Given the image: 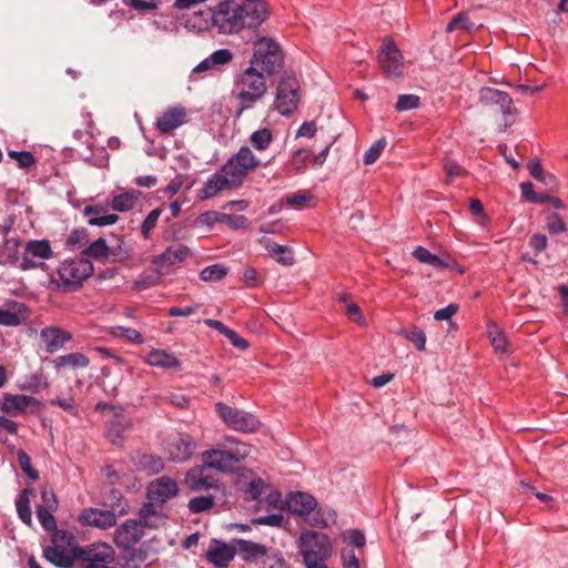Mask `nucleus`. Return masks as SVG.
<instances>
[{
	"label": "nucleus",
	"instance_id": "nucleus-38",
	"mask_svg": "<svg viewBox=\"0 0 568 568\" xmlns=\"http://www.w3.org/2000/svg\"><path fill=\"white\" fill-rule=\"evenodd\" d=\"M256 151H265L273 141V133L268 128L254 131L248 139Z\"/></svg>",
	"mask_w": 568,
	"mask_h": 568
},
{
	"label": "nucleus",
	"instance_id": "nucleus-53",
	"mask_svg": "<svg viewBox=\"0 0 568 568\" xmlns=\"http://www.w3.org/2000/svg\"><path fill=\"white\" fill-rule=\"evenodd\" d=\"M8 155L17 161L19 168L29 169L36 163V158L28 151H9Z\"/></svg>",
	"mask_w": 568,
	"mask_h": 568
},
{
	"label": "nucleus",
	"instance_id": "nucleus-60",
	"mask_svg": "<svg viewBox=\"0 0 568 568\" xmlns=\"http://www.w3.org/2000/svg\"><path fill=\"white\" fill-rule=\"evenodd\" d=\"M311 156V152L306 149H300L294 152L292 156V165L296 171L305 169L306 163Z\"/></svg>",
	"mask_w": 568,
	"mask_h": 568
},
{
	"label": "nucleus",
	"instance_id": "nucleus-50",
	"mask_svg": "<svg viewBox=\"0 0 568 568\" xmlns=\"http://www.w3.org/2000/svg\"><path fill=\"white\" fill-rule=\"evenodd\" d=\"M342 537L347 544L346 547L364 548L366 544L365 535L358 529L346 530Z\"/></svg>",
	"mask_w": 568,
	"mask_h": 568
},
{
	"label": "nucleus",
	"instance_id": "nucleus-15",
	"mask_svg": "<svg viewBox=\"0 0 568 568\" xmlns=\"http://www.w3.org/2000/svg\"><path fill=\"white\" fill-rule=\"evenodd\" d=\"M479 102L485 106L497 105L505 116L515 115L517 113L511 97L507 92L498 89L488 87L481 88L479 91Z\"/></svg>",
	"mask_w": 568,
	"mask_h": 568
},
{
	"label": "nucleus",
	"instance_id": "nucleus-34",
	"mask_svg": "<svg viewBox=\"0 0 568 568\" xmlns=\"http://www.w3.org/2000/svg\"><path fill=\"white\" fill-rule=\"evenodd\" d=\"M54 368L60 369L64 367L71 368H85L90 364V359L87 355L82 353H69L65 355H61L55 357L52 361Z\"/></svg>",
	"mask_w": 568,
	"mask_h": 568
},
{
	"label": "nucleus",
	"instance_id": "nucleus-27",
	"mask_svg": "<svg viewBox=\"0 0 568 568\" xmlns=\"http://www.w3.org/2000/svg\"><path fill=\"white\" fill-rule=\"evenodd\" d=\"M83 215L88 217V223L93 226H106L118 222L116 214L109 213L106 205H87L83 209Z\"/></svg>",
	"mask_w": 568,
	"mask_h": 568
},
{
	"label": "nucleus",
	"instance_id": "nucleus-26",
	"mask_svg": "<svg viewBox=\"0 0 568 568\" xmlns=\"http://www.w3.org/2000/svg\"><path fill=\"white\" fill-rule=\"evenodd\" d=\"M235 552L247 564H257L260 559L267 556V548L257 542L245 539H235Z\"/></svg>",
	"mask_w": 568,
	"mask_h": 568
},
{
	"label": "nucleus",
	"instance_id": "nucleus-2",
	"mask_svg": "<svg viewBox=\"0 0 568 568\" xmlns=\"http://www.w3.org/2000/svg\"><path fill=\"white\" fill-rule=\"evenodd\" d=\"M93 271V264L85 257L64 260L51 276L50 285L63 293L74 292L92 275Z\"/></svg>",
	"mask_w": 568,
	"mask_h": 568
},
{
	"label": "nucleus",
	"instance_id": "nucleus-8",
	"mask_svg": "<svg viewBox=\"0 0 568 568\" xmlns=\"http://www.w3.org/2000/svg\"><path fill=\"white\" fill-rule=\"evenodd\" d=\"M215 412L227 427L236 432L253 433L257 430L261 425L260 420L253 414L222 402L215 404Z\"/></svg>",
	"mask_w": 568,
	"mask_h": 568
},
{
	"label": "nucleus",
	"instance_id": "nucleus-36",
	"mask_svg": "<svg viewBox=\"0 0 568 568\" xmlns=\"http://www.w3.org/2000/svg\"><path fill=\"white\" fill-rule=\"evenodd\" d=\"M34 495L33 489L24 488L16 500V507L19 518L28 526L32 525V511L30 508V497Z\"/></svg>",
	"mask_w": 568,
	"mask_h": 568
},
{
	"label": "nucleus",
	"instance_id": "nucleus-42",
	"mask_svg": "<svg viewBox=\"0 0 568 568\" xmlns=\"http://www.w3.org/2000/svg\"><path fill=\"white\" fill-rule=\"evenodd\" d=\"M82 254L95 260H102L108 257L109 247L106 245L105 240L100 237L92 242L90 245H88L83 250Z\"/></svg>",
	"mask_w": 568,
	"mask_h": 568
},
{
	"label": "nucleus",
	"instance_id": "nucleus-39",
	"mask_svg": "<svg viewBox=\"0 0 568 568\" xmlns=\"http://www.w3.org/2000/svg\"><path fill=\"white\" fill-rule=\"evenodd\" d=\"M400 336L409 341L415 345L417 351H425L426 348V335L425 333L417 326H410L407 328H403L398 333Z\"/></svg>",
	"mask_w": 568,
	"mask_h": 568
},
{
	"label": "nucleus",
	"instance_id": "nucleus-13",
	"mask_svg": "<svg viewBox=\"0 0 568 568\" xmlns=\"http://www.w3.org/2000/svg\"><path fill=\"white\" fill-rule=\"evenodd\" d=\"M195 447V440L191 435L179 433L168 439L165 450L171 460L181 463L193 455Z\"/></svg>",
	"mask_w": 568,
	"mask_h": 568
},
{
	"label": "nucleus",
	"instance_id": "nucleus-12",
	"mask_svg": "<svg viewBox=\"0 0 568 568\" xmlns=\"http://www.w3.org/2000/svg\"><path fill=\"white\" fill-rule=\"evenodd\" d=\"M378 63L387 77L398 78L403 73V55L393 41H385L378 54Z\"/></svg>",
	"mask_w": 568,
	"mask_h": 568
},
{
	"label": "nucleus",
	"instance_id": "nucleus-52",
	"mask_svg": "<svg viewBox=\"0 0 568 568\" xmlns=\"http://www.w3.org/2000/svg\"><path fill=\"white\" fill-rule=\"evenodd\" d=\"M55 510H49L47 508L37 507V516L41 524V526L47 530H55L57 528V521L53 517V513Z\"/></svg>",
	"mask_w": 568,
	"mask_h": 568
},
{
	"label": "nucleus",
	"instance_id": "nucleus-43",
	"mask_svg": "<svg viewBox=\"0 0 568 568\" xmlns=\"http://www.w3.org/2000/svg\"><path fill=\"white\" fill-rule=\"evenodd\" d=\"M227 268L223 264H213L202 270L200 277L204 282H217L224 278Z\"/></svg>",
	"mask_w": 568,
	"mask_h": 568
},
{
	"label": "nucleus",
	"instance_id": "nucleus-28",
	"mask_svg": "<svg viewBox=\"0 0 568 568\" xmlns=\"http://www.w3.org/2000/svg\"><path fill=\"white\" fill-rule=\"evenodd\" d=\"M234 179L225 173L213 174L205 183L202 189L203 197L209 199L215 196L220 191L235 187L241 185L239 182H234Z\"/></svg>",
	"mask_w": 568,
	"mask_h": 568
},
{
	"label": "nucleus",
	"instance_id": "nucleus-46",
	"mask_svg": "<svg viewBox=\"0 0 568 568\" xmlns=\"http://www.w3.org/2000/svg\"><path fill=\"white\" fill-rule=\"evenodd\" d=\"M386 144H387V142H386V139H384V138L375 141L373 143V145L364 154V160H363L364 163L366 165H371V164L375 163L378 160V158L381 156L384 149L386 148Z\"/></svg>",
	"mask_w": 568,
	"mask_h": 568
},
{
	"label": "nucleus",
	"instance_id": "nucleus-54",
	"mask_svg": "<svg viewBox=\"0 0 568 568\" xmlns=\"http://www.w3.org/2000/svg\"><path fill=\"white\" fill-rule=\"evenodd\" d=\"M161 209H154L152 210L148 216L144 219L142 225H141V233L144 239H149L151 232L155 227L159 217L161 216Z\"/></svg>",
	"mask_w": 568,
	"mask_h": 568
},
{
	"label": "nucleus",
	"instance_id": "nucleus-11",
	"mask_svg": "<svg viewBox=\"0 0 568 568\" xmlns=\"http://www.w3.org/2000/svg\"><path fill=\"white\" fill-rule=\"evenodd\" d=\"M261 65L267 73H273L283 62L280 45L270 38H261L254 43V53L251 61Z\"/></svg>",
	"mask_w": 568,
	"mask_h": 568
},
{
	"label": "nucleus",
	"instance_id": "nucleus-56",
	"mask_svg": "<svg viewBox=\"0 0 568 568\" xmlns=\"http://www.w3.org/2000/svg\"><path fill=\"white\" fill-rule=\"evenodd\" d=\"M49 510L58 509V499L52 488L43 486L41 489V504L38 506Z\"/></svg>",
	"mask_w": 568,
	"mask_h": 568
},
{
	"label": "nucleus",
	"instance_id": "nucleus-47",
	"mask_svg": "<svg viewBox=\"0 0 568 568\" xmlns=\"http://www.w3.org/2000/svg\"><path fill=\"white\" fill-rule=\"evenodd\" d=\"M474 27V23L470 21L469 17L465 12H459L453 17V19L448 22L446 27L447 32H453L458 29L469 30Z\"/></svg>",
	"mask_w": 568,
	"mask_h": 568
},
{
	"label": "nucleus",
	"instance_id": "nucleus-37",
	"mask_svg": "<svg viewBox=\"0 0 568 568\" xmlns=\"http://www.w3.org/2000/svg\"><path fill=\"white\" fill-rule=\"evenodd\" d=\"M342 562L344 568H361V566H366L364 548L345 547L342 550Z\"/></svg>",
	"mask_w": 568,
	"mask_h": 568
},
{
	"label": "nucleus",
	"instance_id": "nucleus-45",
	"mask_svg": "<svg viewBox=\"0 0 568 568\" xmlns=\"http://www.w3.org/2000/svg\"><path fill=\"white\" fill-rule=\"evenodd\" d=\"M488 336L490 338L491 345L497 353H506L507 339L505 334L496 326L490 325L488 328Z\"/></svg>",
	"mask_w": 568,
	"mask_h": 568
},
{
	"label": "nucleus",
	"instance_id": "nucleus-21",
	"mask_svg": "<svg viewBox=\"0 0 568 568\" xmlns=\"http://www.w3.org/2000/svg\"><path fill=\"white\" fill-rule=\"evenodd\" d=\"M207 469L209 468L204 463L192 467L185 475L184 484L193 491L205 490L214 487L216 480L206 473Z\"/></svg>",
	"mask_w": 568,
	"mask_h": 568
},
{
	"label": "nucleus",
	"instance_id": "nucleus-63",
	"mask_svg": "<svg viewBox=\"0 0 568 568\" xmlns=\"http://www.w3.org/2000/svg\"><path fill=\"white\" fill-rule=\"evenodd\" d=\"M21 323L20 316L8 310H0V325L18 326Z\"/></svg>",
	"mask_w": 568,
	"mask_h": 568
},
{
	"label": "nucleus",
	"instance_id": "nucleus-14",
	"mask_svg": "<svg viewBox=\"0 0 568 568\" xmlns=\"http://www.w3.org/2000/svg\"><path fill=\"white\" fill-rule=\"evenodd\" d=\"M235 547V539H232L230 542L211 539L205 551V558L215 567H227L236 555Z\"/></svg>",
	"mask_w": 568,
	"mask_h": 568
},
{
	"label": "nucleus",
	"instance_id": "nucleus-59",
	"mask_svg": "<svg viewBox=\"0 0 568 568\" xmlns=\"http://www.w3.org/2000/svg\"><path fill=\"white\" fill-rule=\"evenodd\" d=\"M160 281L159 274L151 272L149 274H143L141 277L134 283V287L139 291L155 286Z\"/></svg>",
	"mask_w": 568,
	"mask_h": 568
},
{
	"label": "nucleus",
	"instance_id": "nucleus-32",
	"mask_svg": "<svg viewBox=\"0 0 568 568\" xmlns=\"http://www.w3.org/2000/svg\"><path fill=\"white\" fill-rule=\"evenodd\" d=\"M131 428L132 424L129 418L123 415H115L110 422L106 435L112 444L120 445L123 434L131 430Z\"/></svg>",
	"mask_w": 568,
	"mask_h": 568
},
{
	"label": "nucleus",
	"instance_id": "nucleus-41",
	"mask_svg": "<svg viewBox=\"0 0 568 568\" xmlns=\"http://www.w3.org/2000/svg\"><path fill=\"white\" fill-rule=\"evenodd\" d=\"M159 506L160 505H156L155 503L149 500V503L145 504L140 509V519H141V521H143L144 526L156 527L158 524L155 521L161 520V517L156 509V507H159Z\"/></svg>",
	"mask_w": 568,
	"mask_h": 568
},
{
	"label": "nucleus",
	"instance_id": "nucleus-48",
	"mask_svg": "<svg viewBox=\"0 0 568 568\" xmlns=\"http://www.w3.org/2000/svg\"><path fill=\"white\" fill-rule=\"evenodd\" d=\"M420 100L416 94H400L395 104V109L398 112H404L419 106Z\"/></svg>",
	"mask_w": 568,
	"mask_h": 568
},
{
	"label": "nucleus",
	"instance_id": "nucleus-30",
	"mask_svg": "<svg viewBox=\"0 0 568 568\" xmlns=\"http://www.w3.org/2000/svg\"><path fill=\"white\" fill-rule=\"evenodd\" d=\"M413 256L420 263L428 264L437 271L445 270L450 265L449 255L444 254L443 256H438L430 253L427 248L423 246H417L413 252Z\"/></svg>",
	"mask_w": 568,
	"mask_h": 568
},
{
	"label": "nucleus",
	"instance_id": "nucleus-51",
	"mask_svg": "<svg viewBox=\"0 0 568 568\" xmlns=\"http://www.w3.org/2000/svg\"><path fill=\"white\" fill-rule=\"evenodd\" d=\"M220 223H223L233 230H240L245 229L248 225V220L243 215L221 213Z\"/></svg>",
	"mask_w": 568,
	"mask_h": 568
},
{
	"label": "nucleus",
	"instance_id": "nucleus-29",
	"mask_svg": "<svg viewBox=\"0 0 568 568\" xmlns=\"http://www.w3.org/2000/svg\"><path fill=\"white\" fill-rule=\"evenodd\" d=\"M190 255V250L183 244H173L169 246L161 255H159L154 263L160 266L173 265L184 261Z\"/></svg>",
	"mask_w": 568,
	"mask_h": 568
},
{
	"label": "nucleus",
	"instance_id": "nucleus-64",
	"mask_svg": "<svg viewBox=\"0 0 568 568\" xmlns=\"http://www.w3.org/2000/svg\"><path fill=\"white\" fill-rule=\"evenodd\" d=\"M242 281L247 286H256L260 284V275L254 267L246 266L242 273Z\"/></svg>",
	"mask_w": 568,
	"mask_h": 568
},
{
	"label": "nucleus",
	"instance_id": "nucleus-35",
	"mask_svg": "<svg viewBox=\"0 0 568 568\" xmlns=\"http://www.w3.org/2000/svg\"><path fill=\"white\" fill-rule=\"evenodd\" d=\"M141 194L142 193L138 190H131L115 195L111 201V207L116 212H126L134 207Z\"/></svg>",
	"mask_w": 568,
	"mask_h": 568
},
{
	"label": "nucleus",
	"instance_id": "nucleus-40",
	"mask_svg": "<svg viewBox=\"0 0 568 568\" xmlns=\"http://www.w3.org/2000/svg\"><path fill=\"white\" fill-rule=\"evenodd\" d=\"M19 260V241L14 239L7 240L0 251V263H17Z\"/></svg>",
	"mask_w": 568,
	"mask_h": 568
},
{
	"label": "nucleus",
	"instance_id": "nucleus-3",
	"mask_svg": "<svg viewBox=\"0 0 568 568\" xmlns=\"http://www.w3.org/2000/svg\"><path fill=\"white\" fill-rule=\"evenodd\" d=\"M267 92L266 79L255 68L248 67L235 80L233 94L240 104L237 114L251 109Z\"/></svg>",
	"mask_w": 568,
	"mask_h": 568
},
{
	"label": "nucleus",
	"instance_id": "nucleus-49",
	"mask_svg": "<svg viewBox=\"0 0 568 568\" xmlns=\"http://www.w3.org/2000/svg\"><path fill=\"white\" fill-rule=\"evenodd\" d=\"M89 242V233L84 229H78L71 232L67 239V245L71 250L80 248Z\"/></svg>",
	"mask_w": 568,
	"mask_h": 568
},
{
	"label": "nucleus",
	"instance_id": "nucleus-22",
	"mask_svg": "<svg viewBox=\"0 0 568 568\" xmlns=\"http://www.w3.org/2000/svg\"><path fill=\"white\" fill-rule=\"evenodd\" d=\"M79 519L83 525L100 529H108L116 524V517L113 511L97 508L84 509Z\"/></svg>",
	"mask_w": 568,
	"mask_h": 568
},
{
	"label": "nucleus",
	"instance_id": "nucleus-57",
	"mask_svg": "<svg viewBox=\"0 0 568 568\" xmlns=\"http://www.w3.org/2000/svg\"><path fill=\"white\" fill-rule=\"evenodd\" d=\"M18 462L22 471L32 480L39 478V473L31 466V459L24 450L18 452Z\"/></svg>",
	"mask_w": 568,
	"mask_h": 568
},
{
	"label": "nucleus",
	"instance_id": "nucleus-24",
	"mask_svg": "<svg viewBox=\"0 0 568 568\" xmlns=\"http://www.w3.org/2000/svg\"><path fill=\"white\" fill-rule=\"evenodd\" d=\"M234 55L229 49H219L211 53L207 58L202 60L192 70L191 77L200 73H204L211 70H217L232 62Z\"/></svg>",
	"mask_w": 568,
	"mask_h": 568
},
{
	"label": "nucleus",
	"instance_id": "nucleus-44",
	"mask_svg": "<svg viewBox=\"0 0 568 568\" xmlns=\"http://www.w3.org/2000/svg\"><path fill=\"white\" fill-rule=\"evenodd\" d=\"M214 506L213 496H199L189 500V510L193 514H199L211 509Z\"/></svg>",
	"mask_w": 568,
	"mask_h": 568
},
{
	"label": "nucleus",
	"instance_id": "nucleus-10",
	"mask_svg": "<svg viewBox=\"0 0 568 568\" xmlns=\"http://www.w3.org/2000/svg\"><path fill=\"white\" fill-rule=\"evenodd\" d=\"M115 551L106 542H93L85 547H80L74 558V562L85 564L84 568H109L114 561Z\"/></svg>",
	"mask_w": 568,
	"mask_h": 568
},
{
	"label": "nucleus",
	"instance_id": "nucleus-1",
	"mask_svg": "<svg viewBox=\"0 0 568 568\" xmlns=\"http://www.w3.org/2000/svg\"><path fill=\"white\" fill-rule=\"evenodd\" d=\"M267 17L265 2L240 3L221 0L211 12L213 26L222 34H235L245 28H256Z\"/></svg>",
	"mask_w": 568,
	"mask_h": 568
},
{
	"label": "nucleus",
	"instance_id": "nucleus-16",
	"mask_svg": "<svg viewBox=\"0 0 568 568\" xmlns=\"http://www.w3.org/2000/svg\"><path fill=\"white\" fill-rule=\"evenodd\" d=\"M178 484L168 476L152 480L148 486V499L156 505H163L178 494Z\"/></svg>",
	"mask_w": 568,
	"mask_h": 568
},
{
	"label": "nucleus",
	"instance_id": "nucleus-23",
	"mask_svg": "<svg viewBox=\"0 0 568 568\" xmlns=\"http://www.w3.org/2000/svg\"><path fill=\"white\" fill-rule=\"evenodd\" d=\"M40 338L44 344L47 352L54 353L72 339V334L60 327L50 326L41 329Z\"/></svg>",
	"mask_w": 568,
	"mask_h": 568
},
{
	"label": "nucleus",
	"instance_id": "nucleus-9",
	"mask_svg": "<svg viewBox=\"0 0 568 568\" xmlns=\"http://www.w3.org/2000/svg\"><path fill=\"white\" fill-rule=\"evenodd\" d=\"M263 165L248 146L240 150L222 166V172L232 176L234 182L243 183L248 172Z\"/></svg>",
	"mask_w": 568,
	"mask_h": 568
},
{
	"label": "nucleus",
	"instance_id": "nucleus-62",
	"mask_svg": "<svg viewBox=\"0 0 568 568\" xmlns=\"http://www.w3.org/2000/svg\"><path fill=\"white\" fill-rule=\"evenodd\" d=\"M443 168L448 178L453 179L465 174V170L454 160L445 159Z\"/></svg>",
	"mask_w": 568,
	"mask_h": 568
},
{
	"label": "nucleus",
	"instance_id": "nucleus-33",
	"mask_svg": "<svg viewBox=\"0 0 568 568\" xmlns=\"http://www.w3.org/2000/svg\"><path fill=\"white\" fill-rule=\"evenodd\" d=\"M265 250L280 264L291 266L294 264V256L290 247L277 244L271 240L263 241Z\"/></svg>",
	"mask_w": 568,
	"mask_h": 568
},
{
	"label": "nucleus",
	"instance_id": "nucleus-5",
	"mask_svg": "<svg viewBox=\"0 0 568 568\" xmlns=\"http://www.w3.org/2000/svg\"><path fill=\"white\" fill-rule=\"evenodd\" d=\"M52 546L44 548L45 559L59 568H71L80 547L75 544L74 535L68 530H51Z\"/></svg>",
	"mask_w": 568,
	"mask_h": 568
},
{
	"label": "nucleus",
	"instance_id": "nucleus-20",
	"mask_svg": "<svg viewBox=\"0 0 568 568\" xmlns=\"http://www.w3.org/2000/svg\"><path fill=\"white\" fill-rule=\"evenodd\" d=\"M52 255V250L48 241H30L26 247L20 267L30 270L38 266L32 258L48 260Z\"/></svg>",
	"mask_w": 568,
	"mask_h": 568
},
{
	"label": "nucleus",
	"instance_id": "nucleus-25",
	"mask_svg": "<svg viewBox=\"0 0 568 568\" xmlns=\"http://www.w3.org/2000/svg\"><path fill=\"white\" fill-rule=\"evenodd\" d=\"M287 509L300 516L310 515L317 506L316 499L303 491L291 493L287 497Z\"/></svg>",
	"mask_w": 568,
	"mask_h": 568
},
{
	"label": "nucleus",
	"instance_id": "nucleus-4",
	"mask_svg": "<svg viewBox=\"0 0 568 568\" xmlns=\"http://www.w3.org/2000/svg\"><path fill=\"white\" fill-rule=\"evenodd\" d=\"M225 440L233 445L230 449H209L203 452L202 462L209 469L222 473L233 471L236 464L244 460L251 452L246 443L229 436Z\"/></svg>",
	"mask_w": 568,
	"mask_h": 568
},
{
	"label": "nucleus",
	"instance_id": "nucleus-7",
	"mask_svg": "<svg viewBox=\"0 0 568 568\" xmlns=\"http://www.w3.org/2000/svg\"><path fill=\"white\" fill-rule=\"evenodd\" d=\"M300 102V83L293 73L284 72L278 81L275 109L282 115L293 113Z\"/></svg>",
	"mask_w": 568,
	"mask_h": 568
},
{
	"label": "nucleus",
	"instance_id": "nucleus-18",
	"mask_svg": "<svg viewBox=\"0 0 568 568\" xmlns=\"http://www.w3.org/2000/svg\"><path fill=\"white\" fill-rule=\"evenodd\" d=\"M143 532L141 521L126 520L115 530L114 542L123 549H129L142 538Z\"/></svg>",
	"mask_w": 568,
	"mask_h": 568
},
{
	"label": "nucleus",
	"instance_id": "nucleus-19",
	"mask_svg": "<svg viewBox=\"0 0 568 568\" xmlns=\"http://www.w3.org/2000/svg\"><path fill=\"white\" fill-rule=\"evenodd\" d=\"M186 122V110L184 106H172L162 112L156 119L155 128L161 134H171L175 129Z\"/></svg>",
	"mask_w": 568,
	"mask_h": 568
},
{
	"label": "nucleus",
	"instance_id": "nucleus-61",
	"mask_svg": "<svg viewBox=\"0 0 568 568\" xmlns=\"http://www.w3.org/2000/svg\"><path fill=\"white\" fill-rule=\"evenodd\" d=\"M345 313L346 316L354 323L364 326L366 324L365 318L362 314L361 307L352 302L348 303L347 306H345Z\"/></svg>",
	"mask_w": 568,
	"mask_h": 568
},
{
	"label": "nucleus",
	"instance_id": "nucleus-55",
	"mask_svg": "<svg viewBox=\"0 0 568 568\" xmlns=\"http://www.w3.org/2000/svg\"><path fill=\"white\" fill-rule=\"evenodd\" d=\"M161 1L162 0H128V6L140 13H149L156 10Z\"/></svg>",
	"mask_w": 568,
	"mask_h": 568
},
{
	"label": "nucleus",
	"instance_id": "nucleus-17",
	"mask_svg": "<svg viewBox=\"0 0 568 568\" xmlns=\"http://www.w3.org/2000/svg\"><path fill=\"white\" fill-rule=\"evenodd\" d=\"M40 402L28 395L4 393L0 398V410L10 416H19L29 406L39 405Z\"/></svg>",
	"mask_w": 568,
	"mask_h": 568
},
{
	"label": "nucleus",
	"instance_id": "nucleus-6",
	"mask_svg": "<svg viewBox=\"0 0 568 568\" xmlns=\"http://www.w3.org/2000/svg\"><path fill=\"white\" fill-rule=\"evenodd\" d=\"M306 568H326L323 562L332 555L329 538L321 532L304 531L298 540Z\"/></svg>",
	"mask_w": 568,
	"mask_h": 568
},
{
	"label": "nucleus",
	"instance_id": "nucleus-58",
	"mask_svg": "<svg viewBox=\"0 0 568 568\" xmlns=\"http://www.w3.org/2000/svg\"><path fill=\"white\" fill-rule=\"evenodd\" d=\"M547 229L552 234L564 233L567 227L559 214L552 213L547 219Z\"/></svg>",
	"mask_w": 568,
	"mask_h": 568
},
{
	"label": "nucleus",
	"instance_id": "nucleus-31",
	"mask_svg": "<svg viewBox=\"0 0 568 568\" xmlns=\"http://www.w3.org/2000/svg\"><path fill=\"white\" fill-rule=\"evenodd\" d=\"M146 363L154 367L178 369L180 361L171 353L162 349H153L146 356Z\"/></svg>",
	"mask_w": 568,
	"mask_h": 568
}]
</instances>
